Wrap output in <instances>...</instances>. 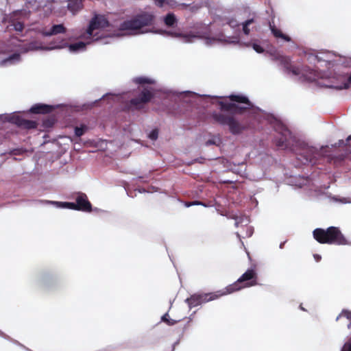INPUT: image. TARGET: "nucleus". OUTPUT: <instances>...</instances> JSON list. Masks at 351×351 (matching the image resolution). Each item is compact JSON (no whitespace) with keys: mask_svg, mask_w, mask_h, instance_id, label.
Here are the masks:
<instances>
[{"mask_svg":"<svg viewBox=\"0 0 351 351\" xmlns=\"http://www.w3.org/2000/svg\"><path fill=\"white\" fill-rule=\"evenodd\" d=\"M228 97L231 101L243 104L245 106H241L232 103L219 101L220 109L222 111L237 114L242 113L244 110H247V114L258 121H261L262 117L267 116L268 121L270 122L274 130L277 132V136L274 139L276 145L282 149L296 150L298 159L302 163L314 165L322 157L331 156L328 153V146H323L317 149L298 139L280 121L272 116L264 114L260 108H254L246 96L230 95Z\"/></svg>","mask_w":351,"mask_h":351,"instance_id":"f257e3e1","label":"nucleus"},{"mask_svg":"<svg viewBox=\"0 0 351 351\" xmlns=\"http://www.w3.org/2000/svg\"><path fill=\"white\" fill-rule=\"evenodd\" d=\"M154 15L148 12L137 14L130 19L110 25L106 18L100 14L95 15L81 37L91 41H101L103 44L110 42L107 39L113 37L133 36L144 33L141 29L150 25L154 21Z\"/></svg>","mask_w":351,"mask_h":351,"instance_id":"f03ea898","label":"nucleus"},{"mask_svg":"<svg viewBox=\"0 0 351 351\" xmlns=\"http://www.w3.org/2000/svg\"><path fill=\"white\" fill-rule=\"evenodd\" d=\"M314 239L320 243L351 245L339 228L330 226L326 229L316 228L313 232Z\"/></svg>","mask_w":351,"mask_h":351,"instance_id":"7ed1b4c3","label":"nucleus"},{"mask_svg":"<svg viewBox=\"0 0 351 351\" xmlns=\"http://www.w3.org/2000/svg\"><path fill=\"white\" fill-rule=\"evenodd\" d=\"M256 279L257 275L255 271L252 269H249L236 282L227 286L225 291H219L220 295L230 294L243 288L256 285Z\"/></svg>","mask_w":351,"mask_h":351,"instance_id":"20e7f679","label":"nucleus"},{"mask_svg":"<svg viewBox=\"0 0 351 351\" xmlns=\"http://www.w3.org/2000/svg\"><path fill=\"white\" fill-rule=\"evenodd\" d=\"M31 11L27 9L16 10L10 14H4L1 23H9L8 27H12L17 32H22L24 29V19L29 18Z\"/></svg>","mask_w":351,"mask_h":351,"instance_id":"39448f33","label":"nucleus"},{"mask_svg":"<svg viewBox=\"0 0 351 351\" xmlns=\"http://www.w3.org/2000/svg\"><path fill=\"white\" fill-rule=\"evenodd\" d=\"M212 117L219 125L228 126L229 130L232 134H238L245 129V126L237 121L232 115L215 112L213 113Z\"/></svg>","mask_w":351,"mask_h":351,"instance_id":"423d86ee","label":"nucleus"},{"mask_svg":"<svg viewBox=\"0 0 351 351\" xmlns=\"http://www.w3.org/2000/svg\"><path fill=\"white\" fill-rule=\"evenodd\" d=\"M165 34L168 36H171L176 38H181L182 42L185 43H189L192 42L193 38H208V36L210 34V29L208 25L200 24L199 27H197L194 32H191L189 34H181L175 33L173 32H165Z\"/></svg>","mask_w":351,"mask_h":351,"instance_id":"0eeeda50","label":"nucleus"},{"mask_svg":"<svg viewBox=\"0 0 351 351\" xmlns=\"http://www.w3.org/2000/svg\"><path fill=\"white\" fill-rule=\"evenodd\" d=\"M58 282L57 275L51 271H45L39 273L35 277L34 283L38 287L45 289H53Z\"/></svg>","mask_w":351,"mask_h":351,"instance_id":"6e6552de","label":"nucleus"},{"mask_svg":"<svg viewBox=\"0 0 351 351\" xmlns=\"http://www.w3.org/2000/svg\"><path fill=\"white\" fill-rule=\"evenodd\" d=\"M222 295H220L219 291L215 293L193 294L190 298H186L185 300V302L187 303L190 308H192L193 307H195L202 303L216 300Z\"/></svg>","mask_w":351,"mask_h":351,"instance_id":"1a4fd4ad","label":"nucleus"},{"mask_svg":"<svg viewBox=\"0 0 351 351\" xmlns=\"http://www.w3.org/2000/svg\"><path fill=\"white\" fill-rule=\"evenodd\" d=\"M19 40L16 38H12L9 41L10 45L14 46L16 49V52L10 55L7 58L0 61L1 66H8L14 65L19 63L21 61V52L18 51V45L16 43H19Z\"/></svg>","mask_w":351,"mask_h":351,"instance_id":"9d476101","label":"nucleus"},{"mask_svg":"<svg viewBox=\"0 0 351 351\" xmlns=\"http://www.w3.org/2000/svg\"><path fill=\"white\" fill-rule=\"evenodd\" d=\"M153 97L154 94L150 90L143 89L136 97L132 99L130 103L136 109H140L143 108L145 104L148 103Z\"/></svg>","mask_w":351,"mask_h":351,"instance_id":"9b49d317","label":"nucleus"},{"mask_svg":"<svg viewBox=\"0 0 351 351\" xmlns=\"http://www.w3.org/2000/svg\"><path fill=\"white\" fill-rule=\"evenodd\" d=\"M20 43L21 40H19V43H16V45H18V51L22 53L38 50L48 51L49 49L47 47L43 46V43L38 40H32L25 45Z\"/></svg>","mask_w":351,"mask_h":351,"instance_id":"f8f14e48","label":"nucleus"},{"mask_svg":"<svg viewBox=\"0 0 351 351\" xmlns=\"http://www.w3.org/2000/svg\"><path fill=\"white\" fill-rule=\"evenodd\" d=\"M7 119L9 122L13 123L19 127L25 129H33L36 128L37 126V124L35 121L24 119L16 114L7 115Z\"/></svg>","mask_w":351,"mask_h":351,"instance_id":"ddd939ff","label":"nucleus"},{"mask_svg":"<svg viewBox=\"0 0 351 351\" xmlns=\"http://www.w3.org/2000/svg\"><path fill=\"white\" fill-rule=\"evenodd\" d=\"M75 203L78 206L77 208H81L80 209H78V210L84 212L91 211V204L88 200L87 195L85 193L81 192L77 193L75 197Z\"/></svg>","mask_w":351,"mask_h":351,"instance_id":"4468645a","label":"nucleus"},{"mask_svg":"<svg viewBox=\"0 0 351 351\" xmlns=\"http://www.w3.org/2000/svg\"><path fill=\"white\" fill-rule=\"evenodd\" d=\"M269 29L273 36L278 40V41H283L290 43L291 38L289 36L284 34L280 29H278L274 24L271 22L269 23Z\"/></svg>","mask_w":351,"mask_h":351,"instance_id":"2eb2a0df","label":"nucleus"},{"mask_svg":"<svg viewBox=\"0 0 351 351\" xmlns=\"http://www.w3.org/2000/svg\"><path fill=\"white\" fill-rule=\"evenodd\" d=\"M58 106H52L45 104H36L33 105L29 111L34 114H40V113H48L51 112Z\"/></svg>","mask_w":351,"mask_h":351,"instance_id":"dca6fc26","label":"nucleus"},{"mask_svg":"<svg viewBox=\"0 0 351 351\" xmlns=\"http://www.w3.org/2000/svg\"><path fill=\"white\" fill-rule=\"evenodd\" d=\"M66 31L63 24H56L52 25L49 31H43L41 33L44 36L49 37L59 34H64Z\"/></svg>","mask_w":351,"mask_h":351,"instance_id":"f3484780","label":"nucleus"},{"mask_svg":"<svg viewBox=\"0 0 351 351\" xmlns=\"http://www.w3.org/2000/svg\"><path fill=\"white\" fill-rule=\"evenodd\" d=\"M49 204L54 205L57 208H69L71 210H78L81 208H77L75 202H56V201H47Z\"/></svg>","mask_w":351,"mask_h":351,"instance_id":"a211bd4d","label":"nucleus"},{"mask_svg":"<svg viewBox=\"0 0 351 351\" xmlns=\"http://www.w3.org/2000/svg\"><path fill=\"white\" fill-rule=\"evenodd\" d=\"M90 42H87L86 43L83 41H79L72 44H68V49L71 53H77L80 52L84 51L86 50V45Z\"/></svg>","mask_w":351,"mask_h":351,"instance_id":"6ab92c4d","label":"nucleus"},{"mask_svg":"<svg viewBox=\"0 0 351 351\" xmlns=\"http://www.w3.org/2000/svg\"><path fill=\"white\" fill-rule=\"evenodd\" d=\"M68 47L67 42L63 38H56L50 43V46H47L48 51L54 49H64Z\"/></svg>","mask_w":351,"mask_h":351,"instance_id":"aec40b11","label":"nucleus"},{"mask_svg":"<svg viewBox=\"0 0 351 351\" xmlns=\"http://www.w3.org/2000/svg\"><path fill=\"white\" fill-rule=\"evenodd\" d=\"M310 180L308 178H304L303 176L291 177L289 181V184L302 188L308 184Z\"/></svg>","mask_w":351,"mask_h":351,"instance_id":"412c9836","label":"nucleus"},{"mask_svg":"<svg viewBox=\"0 0 351 351\" xmlns=\"http://www.w3.org/2000/svg\"><path fill=\"white\" fill-rule=\"evenodd\" d=\"M254 24L255 21L254 18L248 19L243 21L241 23L243 33L246 36L249 35L250 32L255 27Z\"/></svg>","mask_w":351,"mask_h":351,"instance_id":"4be33fe9","label":"nucleus"},{"mask_svg":"<svg viewBox=\"0 0 351 351\" xmlns=\"http://www.w3.org/2000/svg\"><path fill=\"white\" fill-rule=\"evenodd\" d=\"M82 1L83 0H69L67 8L74 14L82 8Z\"/></svg>","mask_w":351,"mask_h":351,"instance_id":"5701e85b","label":"nucleus"},{"mask_svg":"<svg viewBox=\"0 0 351 351\" xmlns=\"http://www.w3.org/2000/svg\"><path fill=\"white\" fill-rule=\"evenodd\" d=\"M133 82L137 84L143 85L145 84H152L155 83V80L148 77L141 76L133 79Z\"/></svg>","mask_w":351,"mask_h":351,"instance_id":"b1692460","label":"nucleus"},{"mask_svg":"<svg viewBox=\"0 0 351 351\" xmlns=\"http://www.w3.org/2000/svg\"><path fill=\"white\" fill-rule=\"evenodd\" d=\"M164 23L167 26L172 27L177 23L176 16L173 13H168L164 17Z\"/></svg>","mask_w":351,"mask_h":351,"instance_id":"393cba45","label":"nucleus"},{"mask_svg":"<svg viewBox=\"0 0 351 351\" xmlns=\"http://www.w3.org/2000/svg\"><path fill=\"white\" fill-rule=\"evenodd\" d=\"M156 5L159 7H162L164 4H167L171 7H174L178 5L175 0H153Z\"/></svg>","mask_w":351,"mask_h":351,"instance_id":"a878e982","label":"nucleus"},{"mask_svg":"<svg viewBox=\"0 0 351 351\" xmlns=\"http://www.w3.org/2000/svg\"><path fill=\"white\" fill-rule=\"evenodd\" d=\"M116 97H117V95H113L111 93H106V94L104 95L100 99L95 100L93 102H92L90 104V107L94 106L101 99H108L110 98L112 99H114Z\"/></svg>","mask_w":351,"mask_h":351,"instance_id":"bb28decb","label":"nucleus"},{"mask_svg":"<svg viewBox=\"0 0 351 351\" xmlns=\"http://www.w3.org/2000/svg\"><path fill=\"white\" fill-rule=\"evenodd\" d=\"M87 129V126L84 125H82L80 127H75L74 130L75 135L77 137H80L85 133Z\"/></svg>","mask_w":351,"mask_h":351,"instance_id":"cd10ccee","label":"nucleus"},{"mask_svg":"<svg viewBox=\"0 0 351 351\" xmlns=\"http://www.w3.org/2000/svg\"><path fill=\"white\" fill-rule=\"evenodd\" d=\"M161 320L165 323L167 324V325L169 326H173L174 325L177 321L174 320V319H170L169 318V314L168 313H166L165 314H164L162 317H161Z\"/></svg>","mask_w":351,"mask_h":351,"instance_id":"c85d7f7f","label":"nucleus"},{"mask_svg":"<svg viewBox=\"0 0 351 351\" xmlns=\"http://www.w3.org/2000/svg\"><path fill=\"white\" fill-rule=\"evenodd\" d=\"M226 23L233 29L238 28L239 26V22L234 19H228Z\"/></svg>","mask_w":351,"mask_h":351,"instance_id":"c756f323","label":"nucleus"},{"mask_svg":"<svg viewBox=\"0 0 351 351\" xmlns=\"http://www.w3.org/2000/svg\"><path fill=\"white\" fill-rule=\"evenodd\" d=\"M339 146L346 145L351 149V135H350L346 141L339 140L338 143Z\"/></svg>","mask_w":351,"mask_h":351,"instance_id":"7c9ffc66","label":"nucleus"},{"mask_svg":"<svg viewBox=\"0 0 351 351\" xmlns=\"http://www.w3.org/2000/svg\"><path fill=\"white\" fill-rule=\"evenodd\" d=\"M158 129L152 130L148 134V137L152 141H156L158 138Z\"/></svg>","mask_w":351,"mask_h":351,"instance_id":"2f4dec72","label":"nucleus"},{"mask_svg":"<svg viewBox=\"0 0 351 351\" xmlns=\"http://www.w3.org/2000/svg\"><path fill=\"white\" fill-rule=\"evenodd\" d=\"M332 199H334V201L340 202L341 204H351V199H350V198H346V197L338 198V197H334Z\"/></svg>","mask_w":351,"mask_h":351,"instance_id":"473e14b6","label":"nucleus"},{"mask_svg":"<svg viewBox=\"0 0 351 351\" xmlns=\"http://www.w3.org/2000/svg\"><path fill=\"white\" fill-rule=\"evenodd\" d=\"M252 48L256 52L258 53H261L264 51V49L257 43H253Z\"/></svg>","mask_w":351,"mask_h":351,"instance_id":"72a5a7b5","label":"nucleus"},{"mask_svg":"<svg viewBox=\"0 0 351 351\" xmlns=\"http://www.w3.org/2000/svg\"><path fill=\"white\" fill-rule=\"evenodd\" d=\"M286 69L289 72L292 73L294 75H298L299 74V71L297 69L292 67L291 65H287Z\"/></svg>","mask_w":351,"mask_h":351,"instance_id":"f704fd0d","label":"nucleus"},{"mask_svg":"<svg viewBox=\"0 0 351 351\" xmlns=\"http://www.w3.org/2000/svg\"><path fill=\"white\" fill-rule=\"evenodd\" d=\"M341 351H351V338L345 343Z\"/></svg>","mask_w":351,"mask_h":351,"instance_id":"c9c22d12","label":"nucleus"},{"mask_svg":"<svg viewBox=\"0 0 351 351\" xmlns=\"http://www.w3.org/2000/svg\"><path fill=\"white\" fill-rule=\"evenodd\" d=\"M179 95H183L184 97H193L197 95L195 93L191 92V91H184L182 93H179Z\"/></svg>","mask_w":351,"mask_h":351,"instance_id":"e433bc0d","label":"nucleus"},{"mask_svg":"<svg viewBox=\"0 0 351 351\" xmlns=\"http://www.w3.org/2000/svg\"><path fill=\"white\" fill-rule=\"evenodd\" d=\"M226 41L230 43H238L239 41V38L238 36H232V37H228Z\"/></svg>","mask_w":351,"mask_h":351,"instance_id":"4c0bfd02","label":"nucleus"},{"mask_svg":"<svg viewBox=\"0 0 351 351\" xmlns=\"http://www.w3.org/2000/svg\"><path fill=\"white\" fill-rule=\"evenodd\" d=\"M217 140L218 139H216V138L209 139L206 142V145L209 146V145H217Z\"/></svg>","mask_w":351,"mask_h":351,"instance_id":"58836bf2","label":"nucleus"},{"mask_svg":"<svg viewBox=\"0 0 351 351\" xmlns=\"http://www.w3.org/2000/svg\"><path fill=\"white\" fill-rule=\"evenodd\" d=\"M231 218L235 220L234 225L236 227H238L239 224L242 222L241 219H239V217L237 215H233Z\"/></svg>","mask_w":351,"mask_h":351,"instance_id":"ea45409f","label":"nucleus"},{"mask_svg":"<svg viewBox=\"0 0 351 351\" xmlns=\"http://www.w3.org/2000/svg\"><path fill=\"white\" fill-rule=\"evenodd\" d=\"M308 60H310L311 62L315 61L317 60V57L313 54H309Z\"/></svg>","mask_w":351,"mask_h":351,"instance_id":"a19ab883","label":"nucleus"},{"mask_svg":"<svg viewBox=\"0 0 351 351\" xmlns=\"http://www.w3.org/2000/svg\"><path fill=\"white\" fill-rule=\"evenodd\" d=\"M313 257L316 262H319L322 258L321 256L319 254H314Z\"/></svg>","mask_w":351,"mask_h":351,"instance_id":"79ce46f5","label":"nucleus"},{"mask_svg":"<svg viewBox=\"0 0 351 351\" xmlns=\"http://www.w3.org/2000/svg\"><path fill=\"white\" fill-rule=\"evenodd\" d=\"M191 204H192V206L200 205V204H202V202H199V201L191 202Z\"/></svg>","mask_w":351,"mask_h":351,"instance_id":"37998d69","label":"nucleus"},{"mask_svg":"<svg viewBox=\"0 0 351 351\" xmlns=\"http://www.w3.org/2000/svg\"><path fill=\"white\" fill-rule=\"evenodd\" d=\"M178 343H179V341H177L176 342H175V343L173 344L172 351H174L176 346V345H178Z\"/></svg>","mask_w":351,"mask_h":351,"instance_id":"c03bdc74","label":"nucleus"},{"mask_svg":"<svg viewBox=\"0 0 351 351\" xmlns=\"http://www.w3.org/2000/svg\"><path fill=\"white\" fill-rule=\"evenodd\" d=\"M184 205L187 208L192 206L191 202H186Z\"/></svg>","mask_w":351,"mask_h":351,"instance_id":"a18cd8bd","label":"nucleus"},{"mask_svg":"<svg viewBox=\"0 0 351 351\" xmlns=\"http://www.w3.org/2000/svg\"><path fill=\"white\" fill-rule=\"evenodd\" d=\"M0 336L4 337V338H7V336L0 330Z\"/></svg>","mask_w":351,"mask_h":351,"instance_id":"49530a36","label":"nucleus"},{"mask_svg":"<svg viewBox=\"0 0 351 351\" xmlns=\"http://www.w3.org/2000/svg\"><path fill=\"white\" fill-rule=\"evenodd\" d=\"M285 243V242H282V243L280 244L279 247H280V249H282V248H283V247H284Z\"/></svg>","mask_w":351,"mask_h":351,"instance_id":"de8ad7c7","label":"nucleus"},{"mask_svg":"<svg viewBox=\"0 0 351 351\" xmlns=\"http://www.w3.org/2000/svg\"><path fill=\"white\" fill-rule=\"evenodd\" d=\"M138 191H139L140 193H145V192H146V190H145V189H138Z\"/></svg>","mask_w":351,"mask_h":351,"instance_id":"09e8293b","label":"nucleus"},{"mask_svg":"<svg viewBox=\"0 0 351 351\" xmlns=\"http://www.w3.org/2000/svg\"><path fill=\"white\" fill-rule=\"evenodd\" d=\"M181 5L184 6V7H188L189 6V5L186 4V3H182Z\"/></svg>","mask_w":351,"mask_h":351,"instance_id":"8fccbe9b","label":"nucleus"},{"mask_svg":"<svg viewBox=\"0 0 351 351\" xmlns=\"http://www.w3.org/2000/svg\"><path fill=\"white\" fill-rule=\"evenodd\" d=\"M232 171H235V172H238V173L239 172V170L237 169H232Z\"/></svg>","mask_w":351,"mask_h":351,"instance_id":"3c124183","label":"nucleus"},{"mask_svg":"<svg viewBox=\"0 0 351 351\" xmlns=\"http://www.w3.org/2000/svg\"><path fill=\"white\" fill-rule=\"evenodd\" d=\"M201 205H202V206H204V207H207V206H208L206 204H204V203H203V202H202V204H201Z\"/></svg>","mask_w":351,"mask_h":351,"instance_id":"603ef678","label":"nucleus"},{"mask_svg":"<svg viewBox=\"0 0 351 351\" xmlns=\"http://www.w3.org/2000/svg\"><path fill=\"white\" fill-rule=\"evenodd\" d=\"M236 234L238 238H240V234L238 232H237Z\"/></svg>","mask_w":351,"mask_h":351,"instance_id":"864d4df0","label":"nucleus"},{"mask_svg":"<svg viewBox=\"0 0 351 351\" xmlns=\"http://www.w3.org/2000/svg\"><path fill=\"white\" fill-rule=\"evenodd\" d=\"M214 97H215V98H221L222 97H220V96H218V97H217V96H215Z\"/></svg>","mask_w":351,"mask_h":351,"instance_id":"5fc2aeb1","label":"nucleus"},{"mask_svg":"<svg viewBox=\"0 0 351 351\" xmlns=\"http://www.w3.org/2000/svg\"><path fill=\"white\" fill-rule=\"evenodd\" d=\"M196 160L198 161L199 162H202V160L196 159Z\"/></svg>","mask_w":351,"mask_h":351,"instance_id":"6e6d98bb","label":"nucleus"},{"mask_svg":"<svg viewBox=\"0 0 351 351\" xmlns=\"http://www.w3.org/2000/svg\"><path fill=\"white\" fill-rule=\"evenodd\" d=\"M243 165H244V163H243V162L241 163V167H243Z\"/></svg>","mask_w":351,"mask_h":351,"instance_id":"4d7b16f0","label":"nucleus"},{"mask_svg":"<svg viewBox=\"0 0 351 351\" xmlns=\"http://www.w3.org/2000/svg\"><path fill=\"white\" fill-rule=\"evenodd\" d=\"M300 309L304 311V308L302 306H300Z\"/></svg>","mask_w":351,"mask_h":351,"instance_id":"13d9d810","label":"nucleus"},{"mask_svg":"<svg viewBox=\"0 0 351 351\" xmlns=\"http://www.w3.org/2000/svg\"><path fill=\"white\" fill-rule=\"evenodd\" d=\"M249 234H250V236H251L252 234V232H249Z\"/></svg>","mask_w":351,"mask_h":351,"instance_id":"bf43d9fd","label":"nucleus"},{"mask_svg":"<svg viewBox=\"0 0 351 351\" xmlns=\"http://www.w3.org/2000/svg\"><path fill=\"white\" fill-rule=\"evenodd\" d=\"M249 234H250V236H251L252 234V232H249Z\"/></svg>","mask_w":351,"mask_h":351,"instance_id":"052dcab7","label":"nucleus"}]
</instances>
